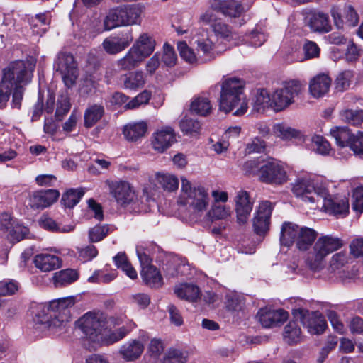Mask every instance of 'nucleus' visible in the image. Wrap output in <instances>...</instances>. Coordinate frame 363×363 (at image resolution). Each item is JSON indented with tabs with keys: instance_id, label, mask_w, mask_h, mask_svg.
Listing matches in <instances>:
<instances>
[{
	"instance_id": "nucleus-10",
	"label": "nucleus",
	"mask_w": 363,
	"mask_h": 363,
	"mask_svg": "<svg viewBox=\"0 0 363 363\" xmlns=\"http://www.w3.org/2000/svg\"><path fill=\"white\" fill-rule=\"evenodd\" d=\"M294 318L300 321L311 334L323 333L326 328V322L318 311L310 312L304 308H296L292 311Z\"/></svg>"
},
{
	"instance_id": "nucleus-9",
	"label": "nucleus",
	"mask_w": 363,
	"mask_h": 363,
	"mask_svg": "<svg viewBox=\"0 0 363 363\" xmlns=\"http://www.w3.org/2000/svg\"><path fill=\"white\" fill-rule=\"evenodd\" d=\"M54 69L62 79L67 87H71L78 76L77 65L73 55L68 52L58 53L55 62Z\"/></svg>"
},
{
	"instance_id": "nucleus-17",
	"label": "nucleus",
	"mask_w": 363,
	"mask_h": 363,
	"mask_svg": "<svg viewBox=\"0 0 363 363\" xmlns=\"http://www.w3.org/2000/svg\"><path fill=\"white\" fill-rule=\"evenodd\" d=\"M152 148L157 152L162 153L176 142V135L174 129L166 126L158 129L152 134Z\"/></svg>"
},
{
	"instance_id": "nucleus-44",
	"label": "nucleus",
	"mask_w": 363,
	"mask_h": 363,
	"mask_svg": "<svg viewBox=\"0 0 363 363\" xmlns=\"http://www.w3.org/2000/svg\"><path fill=\"white\" fill-rule=\"evenodd\" d=\"M121 14L124 19L123 26L135 24L140 15L139 10L133 6H120Z\"/></svg>"
},
{
	"instance_id": "nucleus-14",
	"label": "nucleus",
	"mask_w": 363,
	"mask_h": 363,
	"mask_svg": "<svg viewBox=\"0 0 363 363\" xmlns=\"http://www.w3.org/2000/svg\"><path fill=\"white\" fill-rule=\"evenodd\" d=\"M272 210V203L268 201L259 204L252 220L254 231L257 235H263L269 230Z\"/></svg>"
},
{
	"instance_id": "nucleus-4",
	"label": "nucleus",
	"mask_w": 363,
	"mask_h": 363,
	"mask_svg": "<svg viewBox=\"0 0 363 363\" xmlns=\"http://www.w3.org/2000/svg\"><path fill=\"white\" fill-rule=\"evenodd\" d=\"M343 245V240L337 236L332 234L320 235L307 254L306 265L313 272H320L325 267L326 257Z\"/></svg>"
},
{
	"instance_id": "nucleus-60",
	"label": "nucleus",
	"mask_w": 363,
	"mask_h": 363,
	"mask_svg": "<svg viewBox=\"0 0 363 363\" xmlns=\"http://www.w3.org/2000/svg\"><path fill=\"white\" fill-rule=\"evenodd\" d=\"M347 259L345 252H340L334 254L330 261V269L332 271L339 269L347 263Z\"/></svg>"
},
{
	"instance_id": "nucleus-31",
	"label": "nucleus",
	"mask_w": 363,
	"mask_h": 363,
	"mask_svg": "<svg viewBox=\"0 0 363 363\" xmlns=\"http://www.w3.org/2000/svg\"><path fill=\"white\" fill-rule=\"evenodd\" d=\"M133 46L146 58L153 52L155 41L147 33H143Z\"/></svg>"
},
{
	"instance_id": "nucleus-63",
	"label": "nucleus",
	"mask_w": 363,
	"mask_h": 363,
	"mask_svg": "<svg viewBox=\"0 0 363 363\" xmlns=\"http://www.w3.org/2000/svg\"><path fill=\"white\" fill-rule=\"evenodd\" d=\"M164 53L162 55V62L168 67H173L177 62V55L174 48L169 44L165 43L163 47Z\"/></svg>"
},
{
	"instance_id": "nucleus-29",
	"label": "nucleus",
	"mask_w": 363,
	"mask_h": 363,
	"mask_svg": "<svg viewBox=\"0 0 363 363\" xmlns=\"http://www.w3.org/2000/svg\"><path fill=\"white\" fill-rule=\"evenodd\" d=\"M120 81L123 84L125 89L137 90L142 88L145 83L144 74L142 71L130 72L121 76Z\"/></svg>"
},
{
	"instance_id": "nucleus-28",
	"label": "nucleus",
	"mask_w": 363,
	"mask_h": 363,
	"mask_svg": "<svg viewBox=\"0 0 363 363\" xmlns=\"http://www.w3.org/2000/svg\"><path fill=\"white\" fill-rule=\"evenodd\" d=\"M147 130V124L145 121L128 123L124 126L123 135L130 141H136L145 136Z\"/></svg>"
},
{
	"instance_id": "nucleus-42",
	"label": "nucleus",
	"mask_w": 363,
	"mask_h": 363,
	"mask_svg": "<svg viewBox=\"0 0 363 363\" xmlns=\"http://www.w3.org/2000/svg\"><path fill=\"white\" fill-rule=\"evenodd\" d=\"M301 331L296 320L289 322L284 327V337L289 344L296 343L301 340Z\"/></svg>"
},
{
	"instance_id": "nucleus-13",
	"label": "nucleus",
	"mask_w": 363,
	"mask_h": 363,
	"mask_svg": "<svg viewBox=\"0 0 363 363\" xmlns=\"http://www.w3.org/2000/svg\"><path fill=\"white\" fill-rule=\"evenodd\" d=\"M111 195L121 206L130 204L133 201L135 194L130 184L125 181L115 180L106 182Z\"/></svg>"
},
{
	"instance_id": "nucleus-53",
	"label": "nucleus",
	"mask_w": 363,
	"mask_h": 363,
	"mask_svg": "<svg viewBox=\"0 0 363 363\" xmlns=\"http://www.w3.org/2000/svg\"><path fill=\"white\" fill-rule=\"evenodd\" d=\"M226 298V306L229 310L234 311L242 310L245 306V299L242 296L232 294L227 295Z\"/></svg>"
},
{
	"instance_id": "nucleus-48",
	"label": "nucleus",
	"mask_w": 363,
	"mask_h": 363,
	"mask_svg": "<svg viewBox=\"0 0 363 363\" xmlns=\"http://www.w3.org/2000/svg\"><path fill=\"white\" fill-rule=\"evenodd\" d=\"M180 128L186 135H196L200 130L201 125L197 120L186 117L180 121Z\"/></svg>"
},
{
	"instance_id": "nucleus-36",
	"label": "nucleus",
	"mask_w": 363,
	"mask_h": 363,
	"mask_svg": "<svg viewBox=\"0 0 363 363\" xmlns=\"http://www.w3.org/2000/svg\"><path fill=\"white\" fill-rule=\"evenodd\" d=\"M190 110L191 112L197 115L206 116L211 113L212 106L208 98L204 96H198L195 97L192 100Z\"/></svg>"
},
{
	"instance_id": "nucleus-11",
	"label": "nucleus",
	"mask_w": 363,
	"mask_h": 363,
	"mask_svg": "<svg viewBox=\"0 0 363 363\" xmlns=\"http://www.w3.org/2000/svg\"><path fill=\"white\" fill-rule=\"evenodd\" d=\"M259 178L264 183L276 185L282 184L287 180L284 168L279 162L273 159L260 167Z\"/></svg>"
},
{
	"instance_id": "nucleus-34",
	"label": "nucleus",
	"mask_w": 363,
	"mask_h": 363,
	"mask_svg": "<svg viewBox=\"0 0 363 363\" xmlns=\"http://www.w3.org/2000/svg\"><path fill=\"white\" fill-rule=\"evenodd\" d=\"M275 135L284 140H289L293 138H301L303 135L301 130L294 128L284 123H278L274 126Z\"/></svg>"
},
{
	"instance_id": "nucleus-57",
	"label": "nucleus",
	"mask_w": 363,
	"mask_h": 363,
	"mask_svg": "<svg viewBox=\"0 0 363 363\" xmlns=\"http://www.w3.org/2000/svg\"><path fill=\"white\" fill-rule=\"evenodd\" d=\"M109 227L108 225H96L89 230V239L92 242H96L103 240L108 233Z\"/></svg>"
},
{
	"instance_id": "nucleus-41",
	"label": "nucleus",
	"mask_w": 363,
	"mask_h": 363,
	"mask_svg": "<svg viewBox=\"0 0 363 363\" xmlns=\"http://www.w3.org/2000/svg\"><path fill=\"white\" fill-rule=\"evenodd\" d=\"M84 194V190L80 189H70L62 196V202L65 207L73 208L77 205Z\"/></svg>"
},
{
	"instance_id": "nucleus-49",
	"label": "nucleus",
	"mask_w": 363,
	"mask_h": 363,
	"mask_svg": "<svg viewBox=\"0 0 363 363\" xmlns=\"http://www.w3.org/2000/svg\"><path fill=\"white\" fill-rule=\"evenodd\" d=\"M349 148L355 156L363 159V131L353 133Z\"/></svg>"
},
{
	"instance_id": "nucleus-38",
	"label": "nucleus",
	"mask_w": 363,
	"mask_h": 363,
	"mask_svg": "<svg viewBox=\"0 0 363 363\" xmlns=\"http://www.w3.org/2000/svg\"><path fill=\"white\" fill-rule=\"evenodd\" d=\"M155 179L157 184L165 191H173L178 189L179 180L172 174L157 173Z\"/></svg>"
},
{
	"instance_id": "nucleus-26",
	"label": "nucleus",
	"mask_w": 363,
	"mask_h": 363,
	"mask_svg": "<svg viewBox=\"0 0 363 363\" xmlns=\"http://www.w3.org/2000/svg\"><path fill=\"white\" fill-rule=\"evenodd\" d=\"M308 25L314 32L328 33L331 29L328 15L322 12L311 13Z\"/></svg>"
},
{
	"instance_id": "nucleus-51",
	"label": "nucleus",
	"mask_w": 363,
	"mask_h": 363,
	"mask_svg": "<svg viewBox=\"0 0 363 363\" xmlns=\"http://www.w3.org/2000/svg\"><path fill=\"white\" fill-rule=\"evenodd\" d=\"M49 23L50 20L48 18L46 14L40 13L35 15V16L32 18L30 25L33 29L35 28H39L38 30H33V33L41 35L46 32L47 26Z\"/></svg>"
},
{
	"instance_id": "nucleus-43",
	"label": "nucleus",
	"mask_w": 363,
	"mask_h": 363,
	"mask_svg": "<svg viewBox=\"0 0 363 363\" xmlns=\"http://www.w3.org/2000/svg\"><path fill=\"white\" fill-rule=\"evenodd\" d=\"M128 333V330L125 327H121L113 331L104 332L102 333V337H100V342L106 345L113 344L123 337Z\"/></svg>"
},
{
	"instance_id": "nucleus-35",
	"label": "nucleus",
	"mask_w": 363,
	"mask_h": 363,
	"mask_svg": "<svg viewBox=\"0 0 363 363\" xmlns=\"http://www.w3.org/2000/svg\"><path fill=\"white\" fill-rule=\"evenodd\" d=\"M77 272L71 269L61 270L54 274L53 280L57 287L67 286L77 280Z\"/></svg>"
},
{
	"instance_id": "nucleus-47",
	"label": "nucleus",
	"mask_w": 363,
	"mask_h": 363,
	"mask_svg": "<svg viewBox=\"0 0 363 363\" xmlns=\"http://www.w3.org/2000/svg\"><path fill=\"white\" fill-rule=\"evenodd\" d=\"M70 106L69 99L67 95L62 94L59 96L55 114L56 120L58 121H62L64 116L69 112Z\"/></svg>"
},
{
	"instance_id": "nucleus-3",
	"label": "nucleus",
	"mask_w": 363,
	"mask_h": 363,
	"mask_svg": "<svg viewBox=\"0 0 363 363\" xmlns=\"http://www.w3.org/2000/svg\"><path fill=\"white\" fill-rule=\"evenodd\" d=\"M244 86V81L240 78L231 77L223 80L219 101L220 110L228 113L240 104V108L233 114L237 116L245 114L248 106L243 94Z\"/></svg>"
},
{
	"instance_id": "nucleus-27",
	"label": "nucleus",
	"mask_w": 363,
	"mask_h": 363,
	"mask_svg": "<svg viewBox=\"0 0 363 363\" xmlns=\"http://www.w3.org/2000/svg\"><path fill=\"white\" fill-rule=\"evenodd\" d=\"M145 57L133 46L126 55L118 61V66L123 70H130L138 67L144 60Z\"/></svg>"
},
{
	"instance_id": "nucleus-62",
	"label": "nucleus",
	"mask_w": 363,
	"mask_h": 363,
	"mask_svg": "<svg viewBox=\"0 0 363 363\" xmlns=\"http://www.w3.org/2000/svg\"><path fill=\"white\" fill-rule=\"evenodd\" d=\"M352 209L362 213L363 211V187L356 188L352 194Z\"/></svg>"
},
{
	"instance_id": "nucleus-2",
	"label": "nucleus",
	"mask_w": 363,
	"mask_h": 363,
	"mask_svg": "<svg viewBox=\"0 0 363 363\" xmlns=\"http://www.w3.org/2000/svg\"><path fill=\"white\" fill-rule=\"evenodd\" d=\"M181 192L178 199L179 205L185 207L191 220L200 219L209 206L211 198L203 186L192 183L185 177L181 178Z\"/></svg>"
},
{
	"instance_id": "nucleus-20",
	"label": "nucleus",
	"mask_w": 363,
	"mask_h": 363,
	"mask_svg": "<svg viewBox=\"0 0 363 363\" xmlns=\"http://www.w3.org/2000/svg\"><path fill=\"white\" fill-rule=\"evenodd\" d=\"M60 196L57 190L48 189L33 192L29 197V206L34 209L44 208L56 201Z\"/></svg>"
},
{
	"instance_id": "nucleus-8",
	"label": "nucleus",
	"mask_w": 363,
	"mask_h": 363,
	"mask_svg": "<svg viewBox=\"0 0 363 363\" xmlns=\"http://www.w3.org/2000/svg\"><path fill=\"white\" fill-rule=\"evenodd\" d=\"M79 328L85 336L93 342H100V337L106 330V320L101 314L88 312L77 322Z\"/></svg>"
},
{
	"instance_id": "nucleus-5",
	"label": "nucleus",
	"mask_w": 363,
	"mask_h": 363,
	"mask_svg": "<svg viewBox=\"0 0 363 363\" xmlns=\"http://www.w3.org/2000/svg\"><path fill=\"white\" fill-rule=\"evenodd\" d=\"M318 238V232L313 228L298 225L291 222H284L281 229L280 242L289 247L293 244L300 251L308 250Z\"/></svg>"
},
{
	"instance_id": "nucleus-1",
	"label": "nucleus",
	"mask_w": 363,
	"mask_h": 363,
	"mask_svg": "<svg viewBox=\"0 0 363 363\" xmlns=\"http://www.w3.org/2000/svg\"><path fill=\"white\" fill-rule=\"evenodd\" d=\"M33 67L28 69L23 61H16L4 69L0 83V109L6 106L11 89L15 84L12 98L13 108H20L23 94L21 84H26L31 80Z\"/></svg>"
},
{
	"instance_id": "nucleus-7",
	"label": "nucleus",
	"mask_w": 363,
	"mask_h": 363,
	"mask_svg": "<svg viewBox=\"0 0 363 363\" xmlns=\"http://www.w3.org/2000/svg\"><path fill=\"white\" fill-rule=\"evenodd\" d=\"M292 191L303 201L315 205V208H319L320 199L326 195L325 187L315 186L308 178L298 179L293 185Z\"/></svg>"
},
{
	"instance_id": "nucleus-22",
	"label": "nucleus",
	"mask_w": 363,
	"mask_h": 363,
	"mask_svg": "<svg viewBox=\"0 0 363 363\" xmlns=\"http://www.w3.org/2000/svg\"><path fill=\"white\" fill-rule=\"evenodd\" d=\"M332 79L325 74H320L314 77L309 84V91L315 98L325 95L331 86Z\"/></svg>"
},
{
	"instance_id": "nucleus-37",
	"label": "nucleus",
	"mask_w": 363,
	"mask_h": 363,
	"mask_svg": "<svg viewBox=\"0 0 363 363\" xmlns=\"http://www.w3.org/2000/svg\"><path fill=\"white\" fill-rule=\"evenodd\" d=\"M113 262L117 267L121 269L130 279H135L138 277L137 272L129 262L124 252H118L113 257Z\"/></svg>"
},
{
	"instance_id": "nucleus-40",
	"label": "nucleus",
	"mask_w": 363,
	"mask_h": 363,
	"mask_svg": "<svg viewBox=\"0 0 363 363\" xmlns=\"http://www.w3.org/2000/svg\"><path fill=\"white\" fill-rule=\"evenodd\" d=\"M123 19L119 7L111 9L104 19V28L110 30L118 26H123Z\"/></svg>"
},
{
	"instance_id": "nucleus-58",
	"label": "nucleus",
	"mask_w": 363,
	"mask_h": 363,
	"mask_svg": "<svg viewBox=\"0 0 363 363\" xmlns=\"http://www.w3.org/2000/svg\"><path fill=\"white\" fill-rule=\"evenodd\" d=\"M315 151L320 155H328L330 150V143L322 136L315 135L312 138Z\"/></svg>"
},
{
	"instance_id": "nucleus-19",
	"label": "nucleus",
	"mask_w": 363,
	"mask_h": 363,
	"mask_svg": "<svg viewBox=\"0 0 363 363\" xmlns=\"http://www.w3.org/2000/svg\"><path fill=\"white\" fill-rule=\"evenodd\" d=\"M76 303L75 296H68L55 299L49 303L48 306L40 305L39 308L43 311L46 308L53 312L58 313L62 321L67 320L71 317V310Z\"/></svg>"
},
{
	"instance_id": "nucleus-33",
	"label": "nucleus",
	"mask_w": 363,
	"mask_h": 363,
	"mask_svg": "<svg viewBox=\"0 0 363 363\" xmlns=\"http://www.w3.org/2000/svg\"><path fill=\"white\" fill-rule=\"evenodd\" d=\"M104 113V108L101 105L94 104L89 106L84 115V125L86 128L92 127L101 118Z\"/></svg>"
},
{
	"instance_id": "nucleus-56",
	"label": "nucleus",
	"mask_w": 363,
	"mask_h": 363,
	"mask_svg": "<svg viewBox=\"0 0 363 363\" xmlns=\"http://www.w3.org/2000/svg\"><path fill=\"white\" fill-rule=\"evenodd\" d=\"M265 148L266 143L259 138L255 137L247 143L245 152L247 154L261 153L265 150Z\"/></svg>"
},
{
	"instance_id": "nucleus-32",
	"label": "nucleus",
	"mask_w": 363,
	"mask_h": 363,
	"mask_svg": "<svg viewBox=\"0 0 363 363\" xmlns=\"http://www.w3.org/2000/svg\"><path fill=\"white\" fill-rule=\"evenodd\" d=\"M271 94L267 89H258L252 103V110L256 112H264L266 108H271Z\"/></svg>"
},
{
	"instance_id": "nucleus-24",
	"label": "nucleus",
	"mask_w": 363,
	"mask_h": 363,
	"mask_svg": "<svg viewBox=\"0 0 363 363\" xmlns=\"http://www.w3.org/2000/svg\"><path fill=\"white\" fill-rule=\"evenodd\" d=\"M174 291L178 298L189 302H196L201 298V291L199 288L196 285L191 283H181L177 284L174 286Z\"/></svg>"
},
{
	"instance_id": "nucleus-55",
	"label": "nucleus",
	"mask_w": 363,
	"mask_h": 363,
	"mask_svg": "<svg viewBox=\"0 0 363 363\" xmlns=\"http://www.w3.org/2000/svg\"><path fill=\"white\" fill-rule=\"evenodd\" d=\"M186 357L179 350L170 349L165 354L162 363H185Z\"/></svg>"
},
{
	"instance_id": "nucleus-39",
	"label": "nucleus",
	"mask_w": 363,
	"mask_h": 363,
	"mask_svg": "<svg viewBox=\"0 0 363 363\" xmlns=\"http://www.w3.org/2000/svg\"><path fill=\"white\" fill-rule=\"evenodd\" d=\"M342 120L349 125L359 126L363 123L362 109H346L340 113Z\"/></svg>"
},
{
	"instance_id": "nucleus-45",
	"label": "nucleus",
	"mask_w": 363,
	"mask_h": 363,
	"mask_svg": "<svg viewBox=\"0 0 363 363\" xmlns=\"http://www.w3.org/2000/svg\"><path fill=\"white\" fill-rule=\"evenodd\" d=\"M242 12L244 8L242 5L236 0H225L223 14L233 18L239 17Z\"/></svg>"
},
{
	"instance_id": "nucleus-54",
	"label": "nucleus",
	"mask_w": 363,
	"mask_h": 363,
	"mask_svg": "<svg viewBox=\"0 0 363 363\" xmlns=\"http://www.w3.org/2000/svg\"><path fill=\"white\" fill-rule=\"evenodd\" d=\"M230 207L215 203L208 212V216L215 219H225L230 216Z\"/></svg>"
},
{
	"instance_id": "nucleus-15",
	"label": "nucleus",
	"mask_w": 363,
	"mask_h": 363,
	"mask_svg": "<svg viewBox=\"0 0 363 363\" xmlns=\"http://www.w3.org/2000/svg\"><path fill=\"white\" fill-rule=\"evenodd\" d=\"M319 206L321 205L326 212L335 216L345 217L349 212V202L345 197H332L326 189V195L320 199Z\"/></svg>"
},
{
	"instance_id": "nucleus-52",
	"label": "nucleus",
	"mask_w": 363,
	"mask_h": 363,
	"mask_svg": "<svg viewBox=\"0 0 363 363\" xmlns=\"http://www.w3.org/2000/svg\"><path fill=\"white\" fill-rule=\"evenodd\" d=\"M177 49L181 57L186 62L193 64L197 61V57L193 50L190 48L185 42H179L177 43Z\"/></svg>"
},
{
	"instance_id": "nucleus-18",
	"label": "nucleus",
	"mask_w": 363,
	"mask_h": 363,
	"mask_svg": "<svg viewBox=\"0 0 363 363\" xmlns=\"http://www.w3.org/2000/svg\"><path fill=\"white\" fill-rule=\"evenodd\" d=\"M133 37L130 30L122 32L118 35L106 38L103 43L104 50L110 54L115 55L128 48L132 43Z\"/></svg>"
},
{
	"instance_id": "nucleus-25",
	"label": "nucleus",
	"mask_w": 363,
	"mask_h": 363,
	"mask_svg": "<svg viewBox=\"0 0 363 363\" xmlns=\"http://www.w3.org/2000/svg\"><path fill=\"white\" fill-rule=\"evenodd\" d=\"M143 350L144 345L140 341L132 340L121 347L119 354L125 361L131 362L138 359Z\"/></svg>"
},
{
	"instance_id": "nucleus-16",
	"label": "nucleus",
	"mask_w": 363,
	"mask_h": 363,
	"mask_svg": "<svg viewBox=\"0 0 363 363\" xmlns=\"http://www.w3.org/2000/svg\"><path fill=\"white\" fill-rule=\"evenodd\" d=\"M234 201L238 223L245 224L252 211L254 201L251 200L249 193L245 190L237 191Z\"/></svg>"
},
{
	"instance_id": "nucleus-59",
	"label": "nucleus",
	"mask_w": 363,
	"mask_h": 363,
	"mask_svg": "<svg viewBox=\"0 0 363 363\" xmlns=\"http://www.w3.org/2000/svg\"><path fill=\"white\" fill-rule=\"evenodd\" d=\"M353 74L351 71H345L340 73L335 80V88L340 91L347 89Z\"/></svg>"
},
{
	"instance_id": "nucleus-30",
	"label": "nucleus",
	"mask_w": 363,
	"mask_h": 363,
	"mask_svg": "<svg viewBox=\"0 0 363 363\" xmlns=\"http://www.w3.org/2000/svg\"><path fill=\"white\" fill-rule=\"evenodd\" d=\"M330 135L337 145L341 148L350 147L353 133L347 127H335L330 130Z\"/></svg>"
},
{
	"instance_id": "nucleus-23",
	"label": "nucleus",
	"mask_w": 363,
	"mask_h": 363,
	"mask_svg": "<svg viewBox=\"0 0 363 363\" xmlns=\"http://www.w3.org/2000/svg\"><path fill=\"white\" fill-rule=\"evenodd\" d=\"M33 263L35 267L43 272L53 271L61 266V260L57 256L48 253L36 255Z\"/></svg>"
},
{
	"instance_id": "nucleus-21",
	"label": "nucleus",
	"mask_w": 363,
	"mask_h": 363,
	"mask_svg": "<svg viewBox=\"0 0 363 363\" xmlns=\"http://www.w3.org/2000/svg\"><path fill=\"white\" fill-rule=\"evenodd\" d=\"M259 321L264 328H272L283 323L288 318V313L282 309H261L258 312Z\"/></svg>"
},
{
	"instance_id": "nucleus-50",
	"label": "nucleus",
	"mask_w": 363,
	"mask_h": 363,
	"mask_svg": "<svg viewBox=\"0 0 363 363\" xmlns=\"http://www.w3.org/2000/svg\"><path fill=\"white\" fill-rule=\"evenodd\" d=\"M197 50L198 52H202L205 59L203 61L210 60L215 56L213 54V43L208 38L202 40H197Z\"/></svg>"
},
{
	"instance_id": "nucleus-12",
	"label": "nucleus",
	"mask_w": 363,
	"mask_h": 363,
	"mask_svg": "<svg viewBox=\"0 0 363 363\" xmlns=\"http://www.w3.org/2000/svg\"><path fill=\"white\" fill-rule=\"evenodd\" d=\"M138 257L141 265V277L143 281L152 288L160 287L163 284L162 277L160 271L153 266L152 259L144 252L137 251Z\"/></svg>"
},
{
	"instance_id": "nucleus-61",
	"label": "nucleus",
	"mask_w": 363,
	"mask_h": 363,
	"mask_svg": "<svg viewBox=\"0 0 363 363\" xmlns=\"http://www.w3.org/2000/svg\"><path fill=\"white\" fill-rule=\"evenodd\" d=\"M304 58L303 60H309L318 57L320 54V48L318 45L313 41H307L305 43L303 48ZM302 61L303 59H300Z\"/></svg>"
},
{
	"instance_id": "nucleus-64",
	"label": "nucleus",
	"mask_w": 363,
	"mask_h": 363,
	"mask_svg": "<svg viewBox=\"0 0 363 363\" xmlns=\"http://www.w3.org/2000/svg\"><path fill=\"white\" fill-rule=\"evenodd\" d=\"M98 82L94 76L89 75L84 79L83 84L81 88L82 94L91 95L95 92L97 89Z\"/></svg>"
},
{
	"instance_id": "nucleus-46",
	"label": "nucleus",
	"mask_w": 363,
	"mask_h": 363,
	"mask_svg": "<svg viewBox=\"0 0 363 363\" xmlns=\"http://www.w3.org/2000/svg\"><path fill=\"white\" fill-rule=\"evenodd\" d=\"M40 225L45 230L57 233H68L73 230L71 225L60 227L57 223L51 218L48 216H43L40 220Z\"/></svg>"
},
{
	"instance_id": "nucleus-6",
	"label": "nucleus",
	"mask_w": 363,
	"mask_h": 363,
	"mask_svg": "<svg viewBox=\"0 0 363 363\" xmlns=\"http://www.w3.org/2000/svg\"><path fill=\"white\" fill-rule=\"evenodd\" d=\"M303 84L298 80H291L271 94V108L276 112L281 111L294 103V99L301 94Z\"/></svg>"
}]
</instances>
